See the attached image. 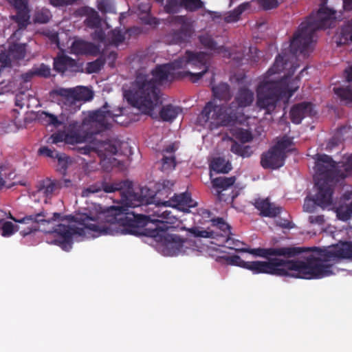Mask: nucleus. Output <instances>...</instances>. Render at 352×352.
<instances>
[{
	"instance_id": "nucleus-51",
	"label": "nucleus",
	"mask_w": 352,
	"mask_h": 352,
	"mask_svg": "<svg viewBox=\"0 0 352 352\" xmlns=\"http://www.w3.org/2000/svg\"><path fill=\"white\" fill-rule=\"evenodd\" d=\"M77 96L75 98V103L81 100L87 101L92 98V93L86 88L76 90Z\"/></svg>"
},
{
	"instance_id": "nucleus-60",
	"label": "nucleus",
	"mask_w": 352,
	"mask_h": 352,
	"mask_svg": "<svg viewBox=\"0 0 352 352\" xmlns=\"http://www.w3.org/2000/svg\"><path fill=\"white\" fill-rule=\"evenodd\" d=\"M308 221L311 224L322 225L324 223V217L320 215H311L308 218Z\"/></svg>"
},
{
	"instance_id": "nucleus-55",
	"label": "nucleus",
	"mask_w": 352,
	"mask_h": 352,
	"mask_svg": "<svg viewBox=\"0 0 352 352\" xmlns=\"http://www.w3.org/2000/svg\"><path fill=\"white\" fill-rule=\"evenodd\" d=\"M102 184L101 183H96L90 185L87 188H85L82 191V195L83 197H89L91 194L99 192L102 190Z\"/></svg>"
},
{
	"instance_id": "nucleus-4",
	"label": "nucleus",
	"mask_w": 352,
	"mask_h": 352,
	"mask_svg": "<svg viewBox=\"0 0 352 352\" xmlns=\"http://www.w3.org/2000/svg\"><path fill=\"white\" fill-rule=\"evenodd\" d=\"M352 175V153L344 161L336 162L326 154L316 155L315 185L317 187L314 202L326 208L333 203L334 186Z\"/></svg>"
},
{
	"instance_id": "nucleus-5",
	"label": "nucleus",
	"mask_w": 352,
	"mask_h": 352,
	"mask_svg": "<svg viewBox=\"0 0 352 352\" xmlns=\"http://www.w3.org/2000/svg\"><path fill=\"white\" fill-rule=\"evenodd\" d=\"M313 252L302 259L306 279H319L333 274L335 263L343 259L352 260V241H340L327 248H305V252Z\"/></svg>"
},
{
	"instance_id": "nucleus-6",
	"label": "nucleus",
	"mask_w": 352,
	"mask_h": 352,
	"mask_svg": "<svg viewBox=\"0 0 352 352\" xmlns=\"http://www.w3.org/2000/svg\"><path fill=\"white\" fill-rule=\"evenodd\" d=\"M254 98V92L247 87L239 88L234 100L230 105H218L214 102H207L201 111L204 122H210L219 126H232L241 118L239 107L250 106Z\"/></svg>"
},
{
	"instance_id": "nucleus-12",
	"label": "nucleus",
	"mask_w": 352,
	"mask_h": 352,
	"mask_svg": "<svg viewBox=\"0 0 352 352\" xmlns=\"http://www.w3.org/2000/svg\"><path fill=\"white\" fill-rule=\"evenodd\" d=\"M170 22L174 25L179 26V28L171 30L166 35L167 41L170 44L175 45H181L188 42L194 33L192 22L183 15L171 16Z\"/></svg>"
},
{
	"instance_id": "nucleus-27",
	"label": "nucleus",
	"mask_w": 352,
	"mask_h": 352,
	"mask_svg": "<svg viewBox=\"0 0 352 352\" xmlns=\"http://www.w3.org/2000/svg\"><path fill=\"white\" fill-rule=\"evenodd\" d=\"M80 139L81 138L78 135H70L68 133H65L64 131H58L51 135V136L47 140V142L54 144L63 143V142H67L70 143L80 142Z\"/></svg>"
},
{
	"instance_id": "nucleus-33",
	"label": "nucleus",
	"mask_w": 352,
	"mask_h": 352,
	"mask_svg": "<svg viewBox=\"0 0 352 352\" xmlns=\"http://www.w3.org/2000/svg\"><path fill=\"white\" fill-rule=\"evenodd\" d=\"M26 53L25 45L24 44H13L10 46L8 55L10 59L22 60L25 58Z\"/></svg>"
},
{
	"instance_id": "nucleus-2",
	"label": "nucleus",
	"mask_w": 352,
	"mask_h": 352,
	"mask_svg": "<svg viewBox=\"0 0 352 352\" xmlns=\"http://www.w3.org/2000/svg\"><path fill=\"white\" fill-rule=\"evenodd\" d=\"M320 1L318 11L312 12L305 21L300 24L290 40L289 49L283 50L276 57L273 65L264 74L263 79L256 87V107L260 110H265V114H271L275 110L277 102L287 91L284 79H277L272 76L285 69L290 58L297 54L306 55L309 52L317 30L334 26L336 12L327 6L328 0Z\"/></svg>"
},
{
	"instance_id": "nucleus-1",
	"label": "nucleus",
	"mask_w": 352,
	"mask_h": 352,
	"mask_svg": "<svg viewBox=\"0 0 352 352\" xmlns=\"http://www.w3.org/2000/svg\"><path fill=\"white\" fill-rule=\"evenodd\" d=\"M102 190L107 193L119 191L121 195L120 206L102 207L95 206L96 214L78 213L75 215L63 217L60 213L54 212L52 218L45 217L44 212L25 216L22 219H16L12 215L10 218L16 223H34L31 227L20 231L23 237L35 233L39 230L38 223L49 228H43L42 231L47 234H54L53 243L58 245L65 251L72 248L73 236L75 234L83 235L88 230L95 236L100 235L132 234V181L125 180L119 182H102Z\"/></svg>"
},
{
	"instance_id": "nucleus-52",
	"label": "nucleus",
	"mask_w": 352,
	"mask_h": 352,
	"mask_svg": "<svg viewBox=\"0 0 352 352\" xmlns=\"http://www.w3.org/2000/svg\"><path fill=\"white\" fill-rule=\"evenodd\" d=\"M176 165L175 157L173 156H164L162 160V170L167 171L175 168Z\"/></svg>"
},
{
	"instance_id": "nucleus-10",
	"label": "nucleus",
	"mask_w": 352,
	"mask_h": 352,
	"mask_svg": "<svg viewBox=\"0 0 352 352\" xmlns=\"http://www.w3.org/2000/svg\"><path fill=\"white\" fill-rule=\"evenodd\" d=\"M168 229L162 223L161 227L151 230L145 236L153 239L164 256H177L183 251L184 240L177 234L168 233Z\"/></svg>"
},
{
	"instance_id": "nucleus-38",
	"label": "nucleus",
	"mask_w": 352,
	"mask_h": 352,
	"mask_svg": "<svg viewBox=\"0 0 352 352\" xmlns=\"http://www.w3.org/2000/svg\"><path fill=\"white\" fill-rule=\"evenodd\" d=\"M235 180L234 177H219L212 180V185L216 188L224 190L232 186L234 184Z\"/></svg>"
},
{
	"instance_id": "nucleus-14",
	"label": "nucleus",
	"mask_w": 352,
	"mask_h": 352,
	"mask_svg": "<svg viewBox=\"0 0 352 352\" xmlns=\"http://www.w3.org/2000/svg\"><path fill=\"white\" fill-rule=\"evenodd\" d=\"M16 11L15 15L10 16L11 20L17 23L20 30L25 29L30 24V10L28 0H6Z\"/></svg>"
},
{
	"instance_id": "nucleus-45",
	"label": "nucleus",
	"mask_w": 352,
	"mask_h": 352,
	"mask_svg": "<svg viewBox=\"0 0 352 352\" xmlns=\"http://www.w3.org/2000/svg\"><path fill=\"white\" fill-rule=\"evenodd\" d=\"M182 0H166L164 11L168 14H175L180 11Z\"/></svg>"
},
{
	"instance_id": "nucleus-46",
	"label": "nucleus",
	"mask_w": 352,
	"mask_h": 352,
	"mask_svg": "<svg viewBox=\"0 0 352 352\" xmlns=\"http://www.w3.org/2000/svg\"><path fill=\"white\" fill-rule=\"evenodd\" d=\"M14 228L15 226L12 222L0 220V231L3 236L8 237L12 235L15 232Z\"/></svg>"
},
{
	"instance_id": "nucleus-18",
	"label": "nucleus",
	"mask_w": 352,
	"mask_h": 352,
	"mask_svg": "<svg viewBox=\"0 0 352 352\" xmlns=\"http://www.w3.org/2000/svg\"><path fill=\"white\" fill-rule=\"evenodd\" d=\"M122 142L118 139H111L105 141L96 140V146L94 148L98 155L104 157L116 155L121 148Z\"/></svg>"
},
{
	"instance_id": "nucleus-39",
	"label": "nucleus",
	"mask_w": 352,
	"mask_h": 352,
	"mask_svg": "<svg viewBox=\"0 0 352 352\" xmlns=\"http://www.w3.org/2000/svg\"><path fill=\"white\" fill-rule=\"evenodd\" d=\"M293 144V140L291 138L287 135H284L280 140H279L276 144L272 147L276 151L283 154V155L287 157V152L289 151L288 148Z\"/></svg>"
},
{
	"instance_id": "nucleus-53",
	"label": "nucleus",
	"mask_w": 352,
	"mask_h": 352,
	"mask_svg": "<svg viewBox=\"0 0 352 352\" xmlns=\"http://www.w3.org/2000/svg\"><path fill=\"white\" fill-rule=\"evenodd\" d=\"M236 138L239 140L242 144H244L251 142L253 139V137L249 131L241 129L236 132Z\"/></svg>"
},
{
	"instance_id": "nucleus-16",
	"label": "nucleus",
	"mask_w": 352,
	"mask_h": 352,
	"mask_svg": "<svg viewBox=\"0 0 352 352\" xmlns=\"http://www.w3.org/2000/svg\"><path fill=\"white\" fill-rule=\"evenodd\" d=\"M54 69L64 74L66 72H77L79 67L76 60L65 54H58L53 62Z\"/></svg>"
},
{
	"instance_id": "nucleus-32",
	"label": "nucleus",
	"mask_w": 352,
	"mask_h": 352,
	"mask_svg": "<svg viewBox=\"0 0 352 352\" xmlns=\"http://www.w3.org/2000/svg\"><path fill=\"white\" fill-rule=\"evenodd\" d=\"M211 168L217 173H228L232 169V166L224 158L219 157L213 160Z\"/></svg>"
},
{
	"instance_id": "nucleus-48",
	"label": "nucleus",
	"mask_w": 352,
	"mask_h": 352,
	"mask_svg": "<svg viewBox=\"0 0 352 352\" xmlns=\"http://www.w3.org/2000/svg\"><path fill=\"white\" fill-rule=\"evenodd\" d=\"M52 17L51 13L47 9H42L35 14V21L39 23H47Z\"/></svg>"
},
{
	"instance_id": "nucleus-15",
	"label": "nucleus",
	"mask_w": 352,
	"mask_h": 352,
	"mask_svg": "<svg viewBox=\"0 0 352 352\" xmlns=\"http://www.w3.org/2000/svg\"><path fill=\"white\" fill-rule=\"evenodd\" d=\"M285 159L286 156L271 147L261 155V165L265 169L275 170L284 166Z\"/></svg>"
},
{
	"instance_id": "nucleus-19",
	"label": "nucleus",
	"mask_w": 352,
	"mask_h": 352,
	"mask_svg": "<svg viewBox=\"0 0 352 352\" xmlns=\"http://www.w3.org/2000/svg\"><path fill=\"white\" fill-rule=\"evenodd\" d=\"M174 182L170 180H162L155 184V191L154 192V202L157 205L162 204L166 206L168 204L169 199L167 198L173 192Z\"/></svg>"
},
{
	"instance_id": "nucleus-59",
	"label": "nucleus",
	"mask_w": 352,
	"mask_h": 352,
	"mask_svg": "<svg viewBox=\"0 0 352 352\" xmlns=\"http://www.w3.org/2000/svg\"><path fill=\"white\" fill-rule=\"evenodd\" d=\"M78 0H49L50 3L54 7H63L72 5Z\"/></svg>"
},
{
	"instance_id": "nucleus-40",
	"label": "nucleus",
	"mask_w": 352,
	"mask_h": 352,
	"mask_svg": "<svg viewBox=\"0 0 352 352\" xmlns=\"http://www.w3.org/2000/svg\"><path fill=\"white\" fill-rule=\"evenodd\" d=\"M38 119L43 122L45 124L52 125L54 127H58L63 124L58 119L57 116L45 111H42L39 113Z\"/></svg>"
},
{
	"instance_id": "nucleus-42",
	"label": "nucleus",
	"mask_w": 352,
	"mask_h": 352,
	"mask_svg": "<svg viewBox=\"0 0 352 352\" xmlns=\"http://www.w3.org/2000/svg\"><path fill=\"white\" fill-rule=\"evenodd\" d=\"M213 226L222 232L221 236L226 238L231 234V227L224 221L222 218H217L212 220Z\"/></svg>"
},
{
	"instance_id": "nucleus-21",
	"label": "nucleus",
	"mask_w": 352,
	"mask_h": 352,
	"mask_svg": "<svg viewBox=\"0 0 352 352\" xmlns=\"http://www.w3.org/2000/svg\"><path fill=\"white\" fill-rule=\"evenodd\" d=\"M289 114L292 122L298 124L305 117L313 115V105L307 102L296 104L292 107Z\"/></svg>"
},
{
	"instance_id": "nucleus-57",
	"label": "nucleus",
	"mask_w": 352,
	"mask_h": 352,
	"mask_svg": "<svg viewBox=\"0 0 352 352\" xmlns=\"http://www.w3.org/2000/svg\"><path fill=\"white\" fill-rule=\"evenodd\" d=\"M96 146V139L95 138L91 144L86 145L82 147H79L78 148L79 153L82 155H89L91 152L94 151L96 153L95 147Z\"/></svg>"
},
{
	"instance_id": "nucleus-64",
	"label": "nucleus",
	"mask_w": 352,
	"mask_h": 352,
	"mask_svg": "<svg viewBox=\"0 0 352 352\" xmlns=\"http://www.w3.org/2000/svg\"><path fill=\"white\" fill-rule=\"evenodd\" d=\"M338 145V141L336 138H331L327 143L326 150L331 151Z\"/></svg>"
},
{
	"instance_id": "nucleus-35",
	"label": "nucleus",
	"mask_w": 352,
	"mask_h": 352,
	"mask_svg": "<svg viewBox=\"0 0 352 352\" xmlns=\"http://www.w3.org/2000/svg\"><path fill=\"white\" fill-rule=\"evenodd\" d=\"M38 153L41 155H45L50 158L57 159L60 164H63V166H65L66 162L65 160L66 156L63 153H60L55 150L49 148L47 146L41 147L38 150Z\"/></svg>"
},
{
	"instance_id": "nucleus-63",
	"label": "nucleus",
	"mask_w": 352,
	"mask_h": 352,
	"mask_svg": "<svg viewBox=\"0 0 352 352\" xmlns=\"http://www.w3.org/2000/svg\"><path fill=\"white\" fill-rule=\"evenodd\" d=\"M344 75L347 82H352V65L346 67L344 69Z\"/></svg>"
},
{
	"instance_id": "nucleus-31",
	"label": "nucleus",
	"mask_w": 352,
	"mask_h": 352,
	"mask_svg": "<svg viewBox=\"0 0 352 352\" xmlns=\"http://www.w3.org/2000/svg\"><path fill=\"white\" fill-rule=\"evenodd\" d=\"M230 151L235 155L242 157L243 158L249 157L253 153V151L250 146L239 144L236 141H233Z\"/></svg>"
},
{
	"instance_id": "nucleus-62",
	"label": "nucleus",
	"mask_w": 352,
	"mask_h": 352,
	"mask_svg": "<svg viewBox=\"0 0 352 352\" xmlns=\"http://www.w3.org/2000/svg\"><path fill=\"white\" fill-rule=\"evenodd\" d=\"M144 23L146 24H148L150 25H153V26H156L160 23L159 20L157 18L153 17L151 16H147L144 19Z\"/></svg>"
},
{
	"instance_id": "nucleus-17",
	"label": "nucleus",
	"mask_w": 352,
	"mask_h": 352,
	"mask_svg": "<svg viewBox=\"0 0 352 352\" xmlns=\"http://www.w3.org/2000/svg\"><path fill=\"white\" fill-rule=\"evenodd\" d=\"M153 203H155L153 190L146 186L133 188V208L142 206L146 209Z\"/></svg>"
},
{
	"instance_id": "nucleus-41",
	"label": "nucleus",
	"mask_w": 352,
	"mask_h": 352,
	"mask_svg": "<svg viewBox=\"0 0 352 352\" xmlns=\"http://www.w3.org/2000/svg\"><path fill=\"white\" fill-rule=\"evenodd\" d=\"M107 38L109 43L118 46L124 41L125 37L121 30L116 28L109 32Z\"/></svg>"
},
{
	"instance_id": "nucleus-56",
	"label": "nucleus",
	"mask_w": 352,
	"mask_h": 352,
	"mask_svg": "<svg viewBox=\"0 0 352 352\" xmlns=\"http://www.w3.org/2000/svg\"><path fill=\"white\" fill-rule=\"evenodd\" d=\"M258 5L265 10L274 9L278 6V0H258Z\"/></svg>"
},
{
	"instance_id": "nucleus-50",
	"label": "nucleus",
	"mask_w": 352,
	"mask_h": 352,
	"mask_svg": "<svg viewBox=\"0 0 352 352\" xmlns=\"http://www.w3.org/2000/svg\"><path fill=\"white\" fill-rule=\"evenodd\" d=\"M32 68L36 76L48 78L50 76V67L44 63L41 64L38 67H34Z\"/></svg>"
},
{
	"instance_id": "nucleus-44",
	"label": "nucleus",
	"mask_w": 352,
	"mask_h": 352,
	"mask_svg": "<svg viewBox=\"0 0 352 352\" xmlns=\"http://www.w3.org/2000/svg\"><path fill=\"white\" fill-rule=\"evenodd\" d=\"M98 9L102 13H115L116 8L113 0H98Z\"/></svg>"
},
{
	"instance_id": "nucleus-9",
	"label": "nucleus",
	"mask_w": 352,
	"mask_h": 352,
	"mask_svg": "<svg viewBox=\"0 0 352 352\" xmlns=\"http://www.w3.org/2000/svg\"><path fill=\"white\" fill-rule=\"evenodd\" d=\"M245 269L254 274H267L306 279L302 259H284L278 257L267 261H248Z\"/></svg>"
},
{
	"instance_id": "nucleus-11",
	"label": "nucleus",
	"mask_w": 352,
	"mask_h": 352,
	"mask_svg": "<svg viewBox=\"0 0 352 352\" xmlns=\"http://www.w3.org/2000/svg\"><path fill=\"white\" fill-rule=\"evenodd\" d=\"M126 108L122 107H112L107 102L98 109L89 112L88 118L89 121L96 123L100 127V131L109 129L111 122L122 125L130 123L131 119L127 121H119L118 118L125 114Z\"/></svg>"
},
{
	"instance_id": "nucleus-37",
	"label": "nucleus",
	"mask_w": 352,
	"mask_h": 352,
	"mask_svg": "<svg viewBox=\"0 0 352 352\" xmlns=\"http://www.w3.org/2000/svg\"><path fill=\"white\" fill-rule=\"evenodd\" d=\"M106 62V58L104 54H102L96 60L92 62H89L86 65V73L94 74L98 73L103 67Z\"/></svg>"
},
{
	"instance_id": "nucleus-61",
	"label": "nucleus",
	"mask_w": 352,
	"mask_h": 352,
	"mask_svg": "<svg viewBox=\"0 0 352 352\" xmlns=\"http://www.w3.org/2000/svg\"><path fill=\"white\" fill-rule=\"evenodd\" d=\"M35 76L36 74L34 72V69L33 68H32V69H30L28 72L23 74L21 75V78L23 80V81L28 82L30 81L31 79Z\"/></svg>"
},
{
	"instance_id": "nucleus-36",
	"label": "nucleus",
	"mask_w": 352,
	"mask_h": 352,
	"mask_svg": "<svg viewBox=\"0 0 352 352\" xmlns=\"http://www.w3.org/2000/svg\"><path fill=\"white\" fill-rule=\"evenodd\" d=\"M334 93L340 98L341 101L346 104L352 103V86L333 88Z\"/></svg>"
},
{
	"instance_id": "nucleus-8",
	"label": "nucleus",
	"mask_w": 352,
	"mask_h": 352,
	"mask_svg": "<svg viewBox=\"0 0 352 352\" xmlns=\"http://www.w3.org/2000/svg\"><path fill=\"white\" fill-rule=\"evenodd\" d=\"M170 206L162 204L157 205L153 203L146 209H143L146 214H138L133 211V236H146L151 230L161 227L162 223L169 228V224L174 223L176 218L172 212L166 208Z\"/></svg>"
},
{
	"instance_id": "nucleus-28",
	"label": "nucleus",
	"mask_w": 352,
	"mask_h": 352,
	"mask_svg": "<svg viewBox=\"0 0 352 352\" xmlns=\"http://www.w3.org/2000/svg\"><path fill=\"white\" fill-rule=\"evenodd\" d=\"M212 91L214 97L220 100L229 101L232 98L230 87L228 83L221 82L218 85L212 87Z\"/></svg>"
},
{
	"instance_id": "nucleus-3",
	"label": "nucleus",
	"mask_w": 352,
	"mask_h": 352,
	"mask_svg": "<svg viewBox=\"0 0 352 352\" xmlns=\"http://www.w3.org/2000/svg\"><path fill=\"white\" fill-rule=\"evenodd\" d=\"M209 54L204 52L186 50L185 54L166 64L157 65L152 70V77L149 74L137 72L133 85L137 90L133 93V98H138V93L153 84L156 89L157 83L166 80L182 79L187 76L192 82H197L208 69Z\"/></svg>"
},
{
	"instance_id": "nucleus-54",
	"label": "nucleus",
	"mask_w": 352,
	"mask_h": 352,
	"mask_svg": "<svg viewBox=\"0 0 352 352\" xmlns=\"http://www.w3.org/2000/svg\"><path fill=\"white\" fill-rule=\"evenodd\" d=\"M228 264L236 265L245 269L247 262L241 258L238 255L229 256L226 258Z\"/></svg>"
},
{
	"instance_id": "nucleus-13",
	"label": "nucleus",
	"mask_w": 352,
	"mask_h": 352,
	"mask_svg": "<svg viewBox=\"0 0 352 352\" xmlns=\"http://www.w3.org/2000/svg\"><path fill=\"white\" fill-rule=\"evenodd\" d=\"M242 252H248L256 256L267 258H274L272 256H283L284 259H290L305 252L303 247H280L270 248L241 249Z\"/></svg>"
},
{
	"instance_id": "nucleus-24",
	"label": "nucleus",
	"mask_w": 352,
	"mask_h": 352,
	"mask_svg": "<svg viewBox=\"0 0 352 352\" xmlns=\"http://www.w3.org/2000/svg\"><path fill=\"white\" fill-rule=\"evenodd\" d=\"M254 206L261 212V214L263 217H274L281 212V208L270 203L268 199H256Z\"/></svg>"
},
{
	"instance_id": "nucleus-49",
	"label": "nucleus",
	"mask_w": 352,
	"mask_h": 352,
	"mask_svg": "<svg viewBox=\"0 0 352 352\" xmlns=\"http://www.w3.org/2000/svg\"><path fill=\"white\" fill-rule=\"evenodd\" d=\"M85 24L91 28H98L100 24V19L98 14L93 10L85 20Z\"/></svg>"
},
{
	"instance_id": "nucleus-29",
	"label": "nucleus",
	"mask_w": 352,
	"mask_h": 352,
	"mask_svg": "<svg viewBox=\"0 0 352 352\" xmlns=\"http://www.w3.org/2000/svg\"><path fill=\"white\" fill-rule=\"evenodd\" d=\"M250 7L248 2L243 3L237 6L235 9L228 12L224 16L225 22L228 23H234L240 19L241 14Z\"/></svg>"
},
{
	"instance_id": "nucleus-30",
	"label": "nucleus",
	"mask_w": 352,
	"mask_h": 352,
	"mask_svg": "<svg viewBox=\"0 0 352 352\" xmlns=\"http://www.w3.org/2000/svg\"><path fill=\"white\" fill-rule=\"evenodd\" d=\"M336 216L338 219L346 221L352 218V201L347 204H340L336 209Z\"/></svg>"
},
{
	"instance_id": "nucleus-7",
	"label": "nucleus",
	"mask_w": 352,
	"mask_h": 352,
	"mask_svg": "<svg viewBox=\"0 0 352 352\" xmlns=\"http://www.w3.org/2000/svg\"><path fill=\"white\" fill-rule=\"evenodd\" d=\"M162 104L160 89H156L153 84L148 85L146 89L138 93V98H133V108H137L142 113L151 118L163 122H173L182 112V109L172 104L161 107L159 113L155 111Z\"/></svg>"
},
{
	"instance_id": "nucleus-34",
	"label": "nucleus",
	"mask_w": 352,
	"mask_h": 352,
	"mask_svg": "<svg viewBox=\"0 0 352 352\" xmlns=\"http://www.w3.org/2000/svg\"><path fill=\"white\" fill-rule=\"evenodd\" d=\"M52 96H58L63 98L67 102L75 104V98L77 96L76 89L58 88L52 91Z\"/></svg>"
},
{
	"instance_id": "nucleus-23",
	"label": "nucleus",
	"mask_w": 352,
	"mask_h": 352,
	"mask_svg": "<svg viewBox=\"0 0 352 352\" xmlns=\"http://www.w3.org/2000/svg\"><path fill=\"white\" fill-rule=\"evenodd\" d=\"M62 188L60 181L47 178L41 181L38 185V192L43 195L46 199L52 198Z\"/></svg>"
},
{
	"instance_id": "nucleus-43",
	"label": "nucleus",
	"mask_w": 352,
	"mask_h": 352,
	"mask_svg": "<svg viewBox=\"0 0 352 352\" xmlns=\"http://www.w3.org/2000/svg\"><path fill=\"white\" fill-rule=\"evenodd\" d=\"M182 6L188 12L197 11L204 6L201 0H182Z\"/></svg>"
},
{
	"instance_id": "nucleus-26",
	"label": "nucleus",
	"mask_w": 352,
	"mask_h": 352,
	"mask_svg": "<svg viewBox=\"0 0 352 352\" xmlns=\"http://www.w3.org/2000/svg\"><path fill=\"white\" fill-rule=\"evenodd\" d=\"M336 43L338 46L346 45L349 42H352V19L340 28L336 34Z\"/></svg>"
},
{
	"instance_id": "nucleus-47",
	"label": "nucleus",
	"mask_w": 352,
	"mask_h": 352,
	"mask_svg": "<svg viewBox=\"0 0 352 352\" xmlns=\"http://www.w3.org/2000/svg\"><path fill=\"white\" fill-rule=\"evenodd\" d=\"M190 233H192L196 237H203V238H217L218 236L217 232L212 230L208 231L205 230H200L198 228H192L190 230Z\"/></svg>"
},
{
	"instance_id": "nucleus-20",
	"label": "nucleus",
	"mask_w": 352,
	"mask_h": 352,
	"mask_svg": "<svg viewBox=\"0 0 352 352\" xmlns=\"http://www.w3.org/2000/svg\"><path fill=\"white\" fill-rule=\"evenodd\" d=\"M168 204L170 206L184 212H188L190 208H194L197 205V202L192 199L190 193L188 192L178 195L174 194L169 198Z\"/></svg>"
},
{
	"instance_id": "nucleus-22",
	"label": "nucleus",
	"mask_w": 352,
	"mask_h": 352,
	"mask_svg": "<svg viewBox=\"0 0 352 352\" xmlns=\"http://www.w3.org/2000/svg\"><path fill=\"white\" fill-rule=\"evenodd\" d=\"M199 41L204 48L209 50L217 54H222L223 57L230 58L231 54L224 46H218L212 36L208 34H204L199 36Z\"/></svg>"
},
{
	"instance_id": "nucleus-25",
	"label": "nucleus",
	"mask_w": 352,
	"mask_h": 352,
	"mask_svg": "<svg viewBox=\"0 0 352 352\" xmlns=\"http://www.w3.org/2000/svg\"><path fill=\"white\" fill-rule=\"evenodd\" d=\"M97 47L94 44L82 39H75L70 47V52L76 55L94 54Z\"/></svg>"
},
{
	"instance_id": "nucleus-58",
	"label": "nucleus",
	"mask_w": 352,
	"mask_h": 352,
	"mask_svg": "<svg viewBox=\"0 0 352 352\" xmlns=\"http://www.w3.org/2000/svg\"><path fill=\"white\" fill-rule=\"evenodd\" d=\"M226 242L228 248L235 250L236 252H242L241 248L239 245L241 242L239 240H235L228 235V236L226 237Z\"/></svg>"
}]
</instances>
